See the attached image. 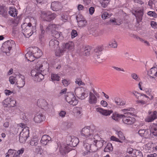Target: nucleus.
<instances>
[{
  "label": "nucleus",
  "instance_id": "obj_27",
  "mask_svg": "<svg viewBox=\"0 0 157 157\" xmlns=\"http://www.w3.org/2000/svg\"><path fill=\"white\" fill-rule=\"evenodd\" d=\"M76 19L78 21V25L79 27H83L86 25L87 21L84 19L80 20L78 17H77Z\"/></svg>",
  "mask_w": 157,
  "mask_h": 157
},
{
  "label": "nucleus",
  "instance_id": "obj_46",
  "mask_svg": "<svg viewBox=\"0 0 157 157\" xmlns=\"http://www.w3.org/2000/svg\"><path fill=\"white\" fill-rule=\"evenodd\" d=\"M147 14L150 17H157V14L155 11H149L147 12Z\"/></svg>",
  "mask_w": 157,
  "mask_h": 157
},
{
  "label": "nucleus",
  "instance_id": "obj_29",
  "mask_svg": "<svg viewBox=\"0 0 157 157\" xmlns=\"http://www.w3.org/2000/svg\"><path fill=\"white\" fill-rule=\"evenodd\" d=\"M134 110H135L134 109L131 108L121 110V111L123 112H126L124 113V115L128 116L132 115L133 114L132 112H128V111H134Z\"/></svg>",
  "mask_w": 157,
  "mask_h": 157
},
{
  "label": "nucleus",
  "instance_id": "obj_26",
  "mask_svg": "<svg viewBox=\"0 0 157 157\" xmlns=\"http://www.w3.org/2000/svg\"><path fill=\"white\" fill-rule=\"evenodd\" d=\"M72 125V123L69 122H64L61 125L63 129L66 130L70 128Z\"/></svg>",
  "mask_w": 157,
  "mask_h": 157
},
{
  "label": "nucleus",
  "instance_id": "obj_10",
  "mask_svg": "<svg viewBox=\"0 0 157 157\" xmlns=\"http://www.w3.org/2000/svg\"><path fill=\"white\" fill-rule=\"evenodd\" d=\"M63 7L61 3L56 1L52 2L51 5V8L54 11H58L61 10Z\"/></svg>",
  "mask_w": 157,
  "mask_h": 157
},
{
  "label": "nucleus",
  "instance_id": "obj_24",
  "mask_svg": "<svg viewBox=\"0 0 157 157\" xmlns=\"http://www.w3.org/2000/svg\"><path fill=\"white\" fill-rule=\"evenodd\" d=\"M150 130L153 136H157V124H153L151 126Z\"/></svg>",
  "mask_w": 157,
  "mask_h": 157
},
{
  "label": "nucleus",
  "instance_id": "obj_42",
  "mask_svg": "<svg viewBox=\"0 0 157 157\" xmlns=\"http://www.w3.org/2000/svg\"><path fill=\"white\" fill-rule=\"evenodd\" d=\"M98 149V148L96 145L95 144H90V152H94L96 151Z\"/></svg>",
  "mask_w": 157,
  "mask_h": 157
},
{
  "label": "nucleus",
  "instance_id": "obj_38",
  "mask_svg": "<svg viewBox=\"0 0 157 157\" xmlns=\"http://www.w3.org/2000/svg\"><path fill=\"white\" fill-rule=\"evenodd\" d=\"M102 57L101 54L98 55L97 54H95L94 56V58L96 60L97 62L100 63L102 61Z\"/></svg>",
  "mask_w": 157,
  "mask_h": 157
},
{
  "label": "nucleus",
  "instance_id": "obj_63",
  "mask_svg": "<svg viewBox=\"0 0 157 157\" xmlns=\"http://www.w3.org/2000/svg\"><path fill=\"white\" fill-rule=\"evenodd\" d=\"M67 16L66 14H62L61 15V18L63 20H66L67 19Z\"/></svg>",
  "mask_w": 157,
  "mask_h": 157
},
{
  "label": "nucleus",
  "instance_id": "obj_9",
  "mask_svg": "<svg viewBox=\"0 0 157 157\" xmlns=\"http://www.w3.org/2000/svg\"><path fill=\"white\" fill-rule=\"evenodd\" d=\"M59 42L55 39H51L49 42V46L51 49L52 50H56L60 49L59 48Z\"/></svg>",
  "mask_w": 157,
  "mask_h": 157
},
{
  "label": "nucleus",
  "instance_id": "obj_11",
  "mask_svg": "<svg viewBox=\"0 0 157 157\" xmlns=\"http://www.w3.org/2000/svg\"><path fill=\"white\" fill-rule=\"evenodd\" d=\"M19 78L16 82L17 87L20 88L23 87L25 85V77L24 75L19 74L18 75Z\"/></svg>",
  "mask_w": 157,
  "mask_h": 157
},
{
  "label": "nucleus",
  "instance_id": "obj_41",
  "mask_svg": "<svg viewBox=\"0 0 157 157\" xmlns=\"http://www.w3.org/2000/svg\"><path fill=\"white\" fill-rule=\"evenodd\" d=\"M61 35H62L61 33L60 32L54 31L52 32V36L56 39L59 38Z\"/></svg>",
  "mask_w": 157,
  "mask_h": 157
},
{
  "label": "nucleus",
  "instance_id": "obj_16",
  "mask_svg": "<svg viewBox=\"0 0 157 157\" xmlns=\"http://www.w3.org/2000/svg\"><path fill=\"white\" fill-rule=\"evenodd\" d=\"M97 111L105 116H109L113 113V111L98 108L96 109Z\"/></svg>",
  "mask_w": 157,
  "mask_h": 157
},
{
  "label": "nucleus",
  "instance_id": "obj_45",
  "mask_svg": "<svg viewBox=\"0 0 157 157\" xmlns=\"http://www.w3.org/2000/svg\"><path fill=\"white\" fill-rule=\"evenodd\" d=\"M34 151L35 153L37 154H39L40 155H41L42 153L40 146H38L37 147H36Z\"/></svg>",
  "mask_w": 157,
  "mask_h": 157
},
{
  "label": "nucleus",
  "instance_id": "obj_47",
  "mask_svg": "<svg viewBox=\"0 0 157 157\" xmlns=\"http://www.w3.org/2000/svg\"><path fill=\"white\" fill-rule=\"evenodd\" d=\"M14 150L10 149L8 150V152L6 153V157H13V154H14Z\"/></svg>",
  "mask_w": 157,
  "mask_h": 157
},
{
  "label": "nucleus",
  "instance_id": "obj_39",
  "mask_svg": "<svg viewBox=\"0 0 157 157\" xmlns=\"http://www.w3.org/2000/svg\"><path fill=\"white\" fill-rule=\"evenodd\" d=\"M42 65L40 62H38L36 64L35 66V69L36 71H40L42 70Z\"/></svg>",
  "mask_w": 157,
  "mask_h": 157
},
{
  "label": "nucleus",
  "instance_id": "obj_3",
  "mask_svg": "<svg viewBox=\"0 0 157 157\" xmlns=\"http://www.w3.org/2000/svg\"><path fill=\"white\" fill-rule=\"evenodd\" d=\"M32 27L30 23H24L21 25L22 33L25 37H29L33 33L32 30Z\"/></svg>",
  "mask_w": 157,
  "mask_h": 157
},
{
  "label": "nucleus",
  "instance_id": "obj_2",
  "mask_svg": "<svg viewBox=\"0 0 157 157\" xmlns=\"http://www.w3.org/2000/svg\"><path fill=\"white\" fill-rule=\"evenodd\" d=\"M73 43L71 42L63 44L61 48L55 52V55L57 56H59L63 55L64 52L67 50H72L74 49Z\"/></svg>",
  "mask_w": 157,
  "mask_h": 157
},
{
  "label": "nucleus",
  "instance_id": "obj_13",
  "mask_svg": "<svg viewBox=\"0 0 157 157\" xmlns=\"http://www.w3.org/2000/svg\"><path fill=\"white\" fill-rule=\"evenodd\" d=\"M37 105L39 107L44 109L46 110L48 109V103L44 99H38L37 101Z\"/></svg>",
  "mask_w": 157,
  "mask_h": 157
},
{
  "label": "nucleus",
  "instance_id": "obj_6",
  "mask_svg": "<svg viewBox=\"0 0 157 157\" xmlns=\"http://www.w3.org/2000/svg\"><path fill=\"white\" fill-rule=\"evenodd\" d=\"M66 101L70 105L73 106L76 105L78 103L74 95L71 92L67 93L65 96Z\"/></svg>",
  "mask_w": 157,
  "mask_h": 157
},
{
  "label": "nucleus",
  "instance_id": "obj_44",
  "mask_svg": "<svg viewBox=\"0 0 157 157\" xmlns=\"http://www.w3.org/2000/svg\"><path fill=\"white\" fill-rule=\"evenodd\" d=\"M155 68L153 67H152L149 72V74L150 75L152 76H155L157 74V71L155 70Z\"/></svg>",
  "mask_w": 157,
  "mask_h": 157
},
{
  "label": "nucleus",
  "instance_id": "obj_62",
  "mask_svg": "<svg viewBox=\"0 0 157 157\" xmlns=\"http://www.w3.org/2000/svg\"><path fill=\"white\" fill-rule=\"evenodd\" d=\"M60 116L62 117H64L66 114V112L64 111H61L59 113Z\"/></svg>",
  "mask_w": 157,
  "mask_h": 157
},
{
  "label": "nucleus",
  "instance_id": "obj_52",
  "mask_svg": "<svg viewBox=\"0 0 157 157\" xmlns=\"http://www.w3.org/2000/svg\"><path fill=\"white\" fill-rule=\"evenodd\" d=\"M131 76L133 79L136 81H139L140 80V78H139L138 76L135 73H132L131 75Z\"/></svg>",
  "mask_w": 157,
  "mask_h": 157
},
{
  "label": "nucleus",
  "instance_id": "obj_40",
  "mask_svg": "<svg viewBox=\"0 0 157 157\" xmlns=\"http://www.w3.org/2000/svg\"><path fill=\"white\" fill-rule=\"evenodd\" d=\"M122 116V114H113L112 116V117L114 120L117 121L118 120L119 118H121Z\"/></svg>",
  "mask_w": 157,
  "mask_h": 157
},
{
  "label": "nucleus",
  "instance_id": "obj_17",
  "mask_svg": "<svg viewBox=\"0 0 157 157\" xmlns=\"http://www.w3.org/2000/svg\"><path fill=\"white\" fill-rule=\"evenodd\" d=\"M136 14H135L136 18L138 21H141L142 19L143 16V10L141 9L136 11Z\"/></svg>",
  "mask_w": 157,
  "mask_h": 157
},
{
  "label": "nucleus",
  "instance_id": "obj_33",
  "mask_svg": "<svg viewBox=\"0 0 157 157\" xmlns=\"http://www.w3.org/2000/svg\"><path fill=\"white\" fill-rule=\"evenodd\" d=\"M91 50V48L90 46L86 47L84 51L83 52V54L86 56H89L90 54V52Z\"/></svg>",
  "mask_w": 157,
  "mask_h": 157
},
{
  "label": "nucleus",
  "instance_id": "obj_61",
  "mask_svg": "<svg viewBox=\"0 0 157 157\" xmlns=\"http://www.w3.org/2000/svg\"><path fill=\"white\" fill-rule=\"evenodd\" d=\"M145 129H140L138 132L139 134L142 137H143L144 133H145Z\"/></svg>",
  "mask_w": 157,
  "mask_h": 157
},
{
  "label": "nucleus",
  "instance_id": "obj_37",
  "mask_svg": "<svg viewBox=\"0 0 157 157\" xmlns=\"http://www.w3.org/2000/svg\"><path fill=\"white\" fill-rule=\"evenodd\" d=\"M112 14L110 13L105 12L102 15L101 17L103 19H105L109 18L111 16Z\"/></svg>",
  "mask_w": 157,
  "mask_h": 157
},
{
  "label": "nucleus",
  "instance_id": "obj_21",
  "mask_svg": "<svg viewBox=\"0 0 157 157\" xmlns=\"http://www.w3.org/2000/svg\"><path fill=\"white\" fill-rule=\"evenodd\" d=\"M0 14L5 17H7V9L5 6H0Z\"/></svg>",
  "mask_w": 157,
  "mask_h": 157
},
{
  "label": "nucleus",
  "instance_id": "obj_56",
  "mask_svg": "<svg viewBox=\"0 0 157 157\" xmlns=\"http://www.w3.org/2000/svg\"><path fill=\"white\" fill-rule=\"evenodd\" d=\"M16 103V102L15 101L11 100L9 103V104L8 105V107H13L15 106Z\"/></svg>",
  "mask_w": 157,
  "mask_h": 157
},
{
  "label": "nucleus",
  "instance_id": "obj_23",
  "mask_svg": "<svg viewBox=\"0 0 157 157\" xmlns=\"http://www.w3.org/2000/svg\"><path fill=\"white\" fill-rule=\"evenodd\" d=\"M8 13L11 16L14 17L17 16V10L15 7H10Z\"/></svg>",
  "mask_w": 157,
  "mask_h": 157
},
{
  "label": "nucleus",
  "instance_id": "obj_53",
  "mask_svg": "<svg viewBox=\"0 0 157 157\" xmlns=\"http://www.w3.org/2000/svg\"><path fill=\"white\" fill-rule=\"evenodd\" d=\"M17 79L15 77L11 76L9 78V81L11 84H14L16 82Z\"/></svg>",
  "mask_w": 157,
  "mask_h": 157
},
{
  "label": "nucleus",
  "instance_id": "obj_31",
  "mask_svg": "<svg viewBox=\"0 0 157 157\" xmlns=\"http://www.w3.org/2000/svg\"><path fill=\"white\" fill-rule=\"evenodd\" d=\"M113 150V147L112 144L109 143L104 149L105 152L112 151Z\"/></svg>",
  "mask_w": 157,
  "mask_h": 157
},
{
  "label": "nucleus",
  "instance_id": "obj_55",
  "mask_svg": "<svg viewBox=\"0 0 157 157\" xmlns=\"http://www.w3.org/2000/svg\"><path fill=\"white\" fill-rule=\"evenodd\" d=\"M77 33L76 30H73L71 33V38H73L77 36Z\"/></svg>",
  "mask_w": 157,
  "mask_h": 157
},
{
  "label": "nucleus",
  "instance_id": "obj_58",
  "mask_svg": "<svg viewBox=\"0 0 157 157\" xmlns=\"http://www.w3.org/2000/svg\"><path fill=\"white\" fill-rule=\"evenodd\" d=\"M109 44L111 47L116 48L117 47V44L115 41H114L113 43H110Z\"/></svg>",
  "mask_w": 157,
  "mask_h": 157
},
{
  "label": "nucleus",
  "instance_id": "obj_25",
  "mask_svg": "<svg viewBox=\"0 0 157 157\" xmlns=\"http://www.w3.org/2000/svg\"><path fill=\"white\" fill-rule=\"evenodd\" d=\"M44 71H42V70H41L39 72L36 78H34V79L35 80L40 82L44 78Z\"/></svg>",
  "mask_w": 157,
  "mask_h": 157
},
{
  "label": "nucleus",
  "instance_id": "obj_54",
  "mask_svg": "<svg viewBox=\"0 0 157 157\" xmlns=\"http://www.w3.org/2000/svg\"><path fill=\"white\" fill-rule=\"evenodd\" d=\"M110 139L111 140L113 141L118 142L121 143H123L122 141L119 140L118 138L116 137H115L113 136H112L110 138Z\"/></svg>",
  "mask_w": 157,
  "mask_h": 157
},
{
  "label": "nucleus",
  "instance_id": "obj_28",
  "mask_svg": "<svg viewBox=\"0 0 157 157\" xmlns=\"http://www.w3.org/2000/svg\"><path fill=\"white\" fill-rule=\"evenodd\" d=\"M94 142L98 149L101 148L103 146L104 143L105 142V141L103 140H94Z\"/></svg>",
  "mask_w": 157,
  "mask_h": 157
},
{
  "label": "nucleus",
  "instance_id": "obj_64",
  "mask_svg": "<svg viewBox=\"0 0 157 157\" xmlns=\"http://www.w3.org/2000/svg\"><path fill=\"white\" fill-rule=\"evenodd\" d=\"M134 150L132 148L129 147L127 148V152L129 154H131L133 153V151H134Z\"/></svg>",
  "mask_w": 157,
  "mask_h": 157
},
{
  "label": "nucleus",
  "instance_id": "obj_5",
  "mask_svg": "<svg viewBox=\"0 0 157 157\" xmlns=\"http://www.w3.org/2000/svg\"><path fill=\"white\" fill-rule=\"evenodd\" d=\"M29 130L28 127H25L23 129L19 134V141L21 143L25 142L26 140L29 136Z\"/></svg>",
  "mask_w": 157,
  "mask_h": 157
},
{
  "label": "nucleus",
  "instance_id": "obj_43",
  "mask_svg": "<svg viewBox=\"0 0 157 157\" xmlns=\"http://www.w3.org/2000/svg\"><path fill=\"white\" fill-rule=\"evenodd\" d=\"M117 133L121 140H124L125 139V136L122 132L121 131H117Z\"/></svg>",
  "mask_w": 157,
  "mask_h": 157
},
{
  "label": "nucleus",
  "instance_id": "obj_18",
  "mask_svg": "<svg viewBox=\"0 0 157 157\" xmlns=\"http://www.w3.org/2000/svg\"><path fill=\"white\" fill-rule=\"evenodd\" d=\"M51 138L49 136L45 135L42 136L40 142L42 144L46 145L49 141H51Z\"/></svg>",
  "mask_w": 157,
  "mask_h": 157
},
{
  "label": "nucleus",
  "instance_id": "obj_34",
  "mask_svg": "<svg viewBox=\"0 0 157 157\" xmlns=\"http://www.w3.org/2000/svg\"><path fill=\"white\" fill-rule=\"evenodd\" d=\"M71 142H72L71 145L73 147H75L78 144L79 140L78 139L77 137H74L71 138Z\"/></svg>",
  "mask_w": 157,
  "mask_h": 157
},
{
  "label": "nucleus",
  "instance_id": "obj_8",
  "mask_svg": "<svg viewBox=\"0 0 157 157\" xmlns=\"http://www.w3.org/2000/svg\"><path fill=\"white\" fill-rule=\"evenodd\" d=\"M122 118L123 122L125 124L131 125L133 124L136 121V119L134 118L127 116L125 115L122 114Z\"/></svg>",
  "mask_w": 157,
  "mask_h": 157
},
{
  "label": "nucleus",
  "instance_id": "obj_19",
  "mask_svg": "<svg viewBox=\"0 0 157 157\" xmlns=\"http://www.w3.org/2000/svg\"><path fill=\"white\" fill-rule=\"evenodd\" d=\"M88 140H87V141H84L83 142V147L84 148V151L85 155L87 154L89 152H90V144L88 143Z\"/></svg>",
  "mask_w": 157,
  "mask_h": 157
},
{
  "label": "nucleus",
  "instance_id": "obj_7",
  "mask_svg": "<svg viewBox=\"0 0 157 157\" xmlns=\"http://www.w3.org/2000/svg\"><path fill=\"white\" fill-rule=\"evenodd\" d=\"M75 92L76 96L79 99L83 100L88 96L87 94H86L83 90L82 88L78 87L76 88Z\"/></svg>",
  "mask_w": 157,
  "mask_h": 157
},
{
  "label": "nucleus",
  "instance_id": "obj_35",
  "mask_svg": "<svg viewBox=\"0 0 157 157\" xmlns=\"http://www.w3.org/2000/svg\"><path fill=\"white\" fill-rule=\"evenodd\" d=\"M51 79L53 81H59L60 79V77L58 74H53L51 75Z\"/></svg>",
  "mask_w": 157,
  "mask_h": 157
},
{
  "label": "nucleus",
  "instance_id": "obj_50",
  "mask_svg": "<svg viewBox=\"0 0 157 157\" xmlns=\"http://www.w3.org/2000/svg\"><path fill=\"white\" fill-rule=\"evenodd\" d=\"M39 30L40 31V35H44L45 31L43 25L41 24L40 25Z\"/></svg>",
  "mask_w": 157,
  "mask_h": 157
},
{
  "label": "nucleus",
  "instance_id": "obj_4",
  "mask_svg": "<svg viewBox=\"0 0 157 157\" xmlns=\"http://www.w3.org/2000/svg\"><path fill=\"white\" fill-rule=\"evenodd\" d=\"M56 15L55 13L51 14L50 11H41L40 16L44 21H50L55 18Z\"/></svg>",
  "mask_w": 157,
  "mask_h": 157
},
{
  "label": "nucleus",
  "instance_id": "obj_15",
  "mask_svg": "<svg viewBox=\"0 0 157 157\" xmlns=\"http://www.w3.org/2000/svg\"><path fill=\"white\" fill-rule=\"evenodd\" d=\"M90 128L89 126H87L83 128L81 132V135L86 137L90 136Z\"/></svg>",
  "mask_w": 157,
  "mask_h": 157
},
{
  "label": "nucleus",
  "instance_id": "obj_51",
  "mask_svg": "<svg viewBox=\"0 0 157 157\" xmlns=\"http://www.w3.org/2000/svg\"><path fill=\"white\" fill-rule=\"evenodd\" d=\"M39 72V71H37L36 70H33L31 71V75L32 76L34 77V78H36Z\"/></svg>",
  "mask_w": 157,
  "mask_h": 157
},
{
  "label": "nucleus",
  "instance_id": "obj_12",
  "mask_svg": "<svg viewBox=\"0 0 157 157\" xmlns=\"http://www.w3.org/2000/svg\"><path fill=\"white\" fill-rule=\"evenodd\" d=\"M15 45L14 41L12 40H8L5 42L3 44L2 47L6 49H7L9 51L10 50L13 46Z\"/></svg>",
  "mask_w": 157,
  "mask_h": 157
},
{
  "label": "nucleus",
  "instance_id": "obj_49",
  "mask_svg": "<svg viewBox=\"0 0 157 157\" xmlns=\"http://www.w3.org/2000/svg\"><path fill=\"white\" fill-rule=\"evenodd\" d=\"M11 99L10 98H8L4 100L3 101V105H6V106H8V105L11 101Z\"/></svg>",
  "mask_w": 157,
  "mask_h": 157
},
{
  "label": "nucleus",
  "instance_id": "obj_57",
  "mask_svg": "<svg viewBox=\"0 0 157 157\" xmlns=\"http://www.w3.org/2000/svg\"><path fill=\"white\" fill-rule=\"evenodd\" d=\"M75 83L79 86L80 85H85L84 83L82 82L81 79L79 78H78L76 79Z\"/></svg>",
  "mask_w": 157,
  "mask_h": 157
},
{
  "label": "nucleus",
  "instance_id": "obj_22",
  "mask_svg": "<svg viewBox=\"0 0 157 157\" xmlns=\"http://www.w3.org/2000/svg\"><path fill=\"white\" fill-rule=\"evenodd\" d=\"M157 118V112L156 111H154L152 113V114L150 116H149L145 119V121L147 122H150L153 121Z\"/></svg>",
  "mask_w": 157,
  "mask_h": 157
},
{
  "label": "nucleus",
  "instance_id": "obj_1",
  "mask_svg": "<svg viewBox=\"0 0 157 157\" xmlns=\"http://www.w3.org/2000/svg\"><path fill=\"white\" fill-rule=\"evenodd\" d=\"M42 54L41 51L38 48L35 47L33 48L31 52L27 53L25 55L26 58L29 61H33L34 58H38Z\"/></svg>",
  "mask_w": 157,
  "mask_h": 157
},
{
  "label": "nucleus",
  "instance_id": "obj_36",
  "mask_svg": "<svg viewBox=\"0 0 157 157\" xmlns=\"http://www.w3.org/2000/svg\"><path fill=\"white\" fill-rule=\"evenodd\" d=\"M39 140L37 139L33 138L30 142V144L32 146H37L38 144Z\"/></svg>",
  "mask_w": 157,
  "mask_h": 157
},
{
  "label": "nucleus",
  "instance_id": "obj_30",
  "mask_svg": "<svg viewBox=\"0 0 157 157\" xmlns=\"http://www.w3.org/2000/svg\"><path fill=\"white\" fill-rule=\"evenodd\" d=\"M152 134L150 130L148 129H145V133H144L143 137L146 138H150L151 137H153L152 136Z\"/></svg>",
  "mask_w": 157,
  "mask_h": 157
},
{
  "label": "nucleus",
  "instance_id": "obj_20",
  "mask_svg": "<svg viewBox=\"0 0 157 157\" xmlns=\"http://www.w3.org/2000/svg\"><path fill=\"white\" fill-rule=\"evenodd\" d=\"M45 119V117L42 114L35 116L34 118L35 122L37 123H40Z\"/></svg>",
  "mask_w": 157,
  "mask_h": 157
},
{
  "label": "nucleus",
  "instance_id": "obj_32",
  "mask_svg": "<svg viewBox=\"0 0 157 157\" xmlns=\"http://www.w3.org/2000/svg\"><path fill=\"white\" fill-rule=\"evenodd\" d=\"M133 154L134 155L133 157H143L142 153L139 150L135 149Z\"/></svg>",
  "mask_w": 157,
  "mask_h": 157
},
{
  "label": "nucleus",
  "instance_id": "obj_48",
  "mask_svg": "<svg viewBox=\"0 0 157 157\" xmlns=\"http://www.w3.org/2000/svg\"><path fill=\"white\" fill-rule=\"evenodd\" d=\"M102 51V48L101 47H96L94 49L95 54H97L98 55L101 54V52Z\"/></svg>",
  "mask_w": 157,
  "mask_h": 157
},
{
  "label": "nucleus",
  "instance_id": "obj_60",
  "mask_svg": "<svg viewBox=\"0 0 157 157\" xmlns=\"http://www.w3.org/2000/svg\"><path fill=\"white\" fill-rule=\"evenodd\" d=\"M39 40L42 43L44 40V35H39Z\"/></svg>",
  "mask_w": 157,
  "mask_h": 157
},
{
  "label": "nucleus",
  "instance_id": "obj_14",
  "mask_svg": "<svg viewBox=\"0 0 157 157\" xmlns=\"http://www.w3.org/2000/svg\"><path fill=\"white\" fill-rule=\"evenodd\" d=\"M88 102L90 104L92 105H95L97 102V98L93 93L91 92L89 93Z\"/></svg>",
  "mask_w": 157,
  "mask_h": 157
},
{
  "label": "nucleus",
  "instance_id": "obj_59",
  "mask_svg": "<svg viewBox=\"0 0 157 157\" xmlns=\"http://www.w3.org/2000/svg\"><path fill=\"white\" fill-rule=\"evenodd\" d=\"M62 82L65 86H67L70 84V82L67 80L66 79H64L62 81Z\"/></svg>",
  "mask_w": 157,
  "mask_h": 157
}]
</instances>
